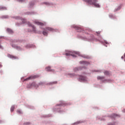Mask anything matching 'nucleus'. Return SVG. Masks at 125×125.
Segmentation results:
<instances>
[{
    "instance_id": "3",
    "label": "nucleus",
    "mask_w": 125,
    "mask_h": 125,
    "mask_svg": "<svg viewBox=\"0 0 125 125\" xmlns=\"http://www.w3.org/2000/svg\"><path fill=\"white\" fill-rule=\"evenodd\" d=\"M38 78H40L39 75H32L30 76L29 77L24 79V81H29L30 80H34L35 79H38Z\"/></svg>"
},
{
    "instance_id": "16",
    "label": "nucleus",
    "mask_w": 125,
    "mask_h": 125,
    "mask_svg": "<svg viewBox=\"0 0 125 125\" xmlns=\"http://www.w3.org/2000/svg\"><path fill=\"white\" fill-rule=\"evenodd\" d=\"M32 85H34L35 87H38L39 86L36 83H32Z\"/></svg>"
},
{
    "instance_id": "24",
    "label": "nucleus",
    "mask_w": 125,
    "mask_h": 125,
    "mask_svg": "<svg viewBox=\"0 0 125 125\" xmlns=\"http://www.w3.org/2000/svg\"><path fill=\"white\" fill-rule=\"evenodd\" d=\"M19 1H20L21 2H23V1H24V0H19Z\"/></svg>"
},
{
    "instance_id": "5",
    "label": "nucleus",
    "mask_w": 125,
    "mask_h": 125,
    "mask_svg": "<svg viewBox=\"0 0 125 125\" xmlns=\"http://www.w3.org/2000/svg\"><path fill=\"white\" fill-rule=\"evenodd\" d=\"M35 23L37 24V25H39L40 26H43V23L41 22L40 21H35Z\"/></svg>"
},
{
    "instance_id": "29",
    "label": "nucleus",
    "mask_w": 125,
    "mask_h": 125,
    "mask_svg": "<svg viewBox=\"0 0 125 125\" xmlns=\"http://www.w3.org/2000/svg\"><path fill=\"white\" fill-rule=\"evenodd\" d=\"M0 67H2V65L1 64H0Z\"/></svg>"
},
{
    "instance_id": "27",
    "label": "nucleus",
    "mask_w": 125,
    "mask_h": 125,
    "mask_svg": "<svg viewBox=\"0 0 125 125\" xmlns=\"http://www.w3.org/2000/svg\"><path fill=\"white\" fill-rule=\"evenodd\" d=\"M53 83H57V82H53Z\"/></svg>"
},
{
    "instance_id": "20",
    "label": "nucleus",
    "mask_w": 125,
    "mask_h": 125,
    "mask_svg": "<svg viewBox=\"0 0 125 125\" xmlns=\"http://www.w3.org/2000/svg\"><path fill=\"white\" fill-rule=\"evenodd\" d=\"M85 79V78L83 77L80 78V79L82 81H84Z\"/></svg>"
},
{
    "instance_id": "21",
    "label": "nucleus",
    "mask_w": 125,
    "mask_h": 125,
    "mask_svg": "<svg viewBox=\"0 0 125 125\" xmlns=\"http://www.w3.org/2000/svg\"><path fill=\"white\" fill-rule=\"evenodd\" d=\"M1 9H6V8L1 6L0 7V10H1Z\"/></svg>"
},
{
    "instance_id": "30",
    "label": "nucleus",
    "mask_w": 125,
    "mask_h": 125,
    "mask_svg": "<svg viewBox=\"0 0 125 125\" xmlns=\"http://www.w3.org/2000/svg\"><path fill=\"white\" fill-rule=\"evenodd\" d=\"M97 34H100V32H97Z\"/></svg>"
},
{
    "instance_id": "10",
    "label": "nucleus",
    "mask_w": 125,
    "mask_h": 125,
    "mask_svg": "<svg viewBox=\"0 0 125 125\" xmlns=\"http://www.w3.org/2000/svg\"><path fill=\"white\" fill-rule=\"evenodd\" d=\"M80 70H82V68H81V67H76L74 69V72H77V71H80Z\"/></svg>"
},
{
    "instance_id": "28",
    "label": "nucleus",
    "mask_w": 125,
    "mask_h": 125,
    "mask_svg": "<svg viewBox=\"0 0 125 125\" xmlns=\"http://www.w3.org/2000/svg\"><path fill=\"white\" fill-rule=\"evenodd\" d=\"M123 112H124V113H125V109H124L123 110Z\"/></svg>"
},
{
    "instance_id": "23",
    "label": "nucleus",
    "mask_w": 125,
    "mask_h": 125,
    "mask_svg": "<svg viewBox=\"0 0 125 125\" xmlns=\"http://www.w3.org/2000/svg\"><path fill=\"white\" fill-rule=\"evenodd\" d=\"M58 106H63V104H58Z\"/></svg>"
},
{
    "instance_id": "4",
    "label": "nucleus",
    "mask_w": 125,
    "mask_h": 125,
    "mask_svg": "<svg viewBox=\"0 0 125 125\" xmlns=\"http://www.w3.org/2000/svg\"><path fill=\"white\" fill-rule=\"evenodd\" d=\"M45 29V30L47 31H47H49V32H52L54 31V29H53L51 27H46Z\"/></svg>"
},
{
    "instance_id": "25",
    "label": "nucleus",
    "mask_w": 125,
    "mask_h": 125,
    "mask_svg": "<svg viewBox=\"0 0 125 125\" xmlns=\"http://www.w3.org/2000/svg\"><path fill=\"white\" fill-rule=\"evenodd\" d=\"M24 125H30L29 123H26Z\"/></svg>"
},
{
    "instance_id": "22",
    "label": "nucleus",
    "mask_w": 125,
    "mask_h": 125,
    "mask_svg": "<svg viewBox=\"0 0 125 125\" xmlns=\"http://www.w3.org/2000/svg\"><path fill=\"white\" fill-rule=\"evenodd\" d=\"M17 113H19V114H21V110H17Z\"/></svg>"
},
{
    "instance_id": "7",
    "label": "nucleus",
    "mask_w": 125,
    "mask_h": 125,
    "mask_svg": "<svg viewBox=\"0 0 125 125\" xmlns=\"http://www.w3.org/2000/svg\"><path fill=\"white\" fill-rule=\"evenodd\" d=\"M42 34H43L44 36H47V30H45V28L44 29V30H43V32H42Z\"/></svg>"
},
{
    "instance_id": "11",
    "label": "nucleus",
    "mask_w": 125,
    "mask_h": 125,
    "mask_svg": "<svg viewBox=\"0 0 125 125\" xmlns=\"http://www.w3.org/2000/svg\"><path fill=\"white\" fill-rule=\"evenodd\" d=\"M97 79L98 80H104V79H105V77L104 76H99L97 77Z\"/></svg>"
},
{
    "instance_id": "18",
    "label": "nucleus",
    "mask_w": 125,
    "mask_h": 125,
    "mask_svg": "<svg viewBox=\"0 0 125 125\" xmlns=\"http://www.w3.org/2000/svg\"><path fill=\"white\" fill-rule=\"evenodd\" d=\"M21 21H22V23L23 24H24V23H26V20H25V19H22Z\"/></svg>"
},
{
    "instance_id": "26",
    "label": "nucleus",
    "mask_w": 125,
    "mask_h": 125,
    "mask_svg": "<svg viewBox=\"0 0 125 125\" xmlns=\"http://www.w3.org/2000/svg\"><path fill=\"white\" fill-rule=\"evenodd\" d=\"M76 29H77V30H79V29H80V27H76Z\"/></svg>"
},
{
    "instance_id": "2",
    "label": "nucleus",
    "mask_w": 125,
    "mask_h": 125,
    "mask_svg": "<svg viewBox=\"0 0 125 125\" xmlns=\"http://www.w3.org/2000/svg\"><path fill=\"white\" fill-rule=\"evenodd\" d=\"M66 56H72V57H77V55H80V53L76 51H69L67 53H65Z\"/></svg>"
},
{
    "instance_id": "19",
    "label": "nucleus",
    "mask_w": 125,
    "mask_h": 125,
    "mask_svg": "<svg viewBox=\"0 0 125 125\" xmlns=\"http://www.w3.org/2000/svg\"><path fill=\"white\" fill-rule=\"evenodd\" d=\"M44 4H46V5H50V4L47 2H44Z\"/></svg>"
},
{
    "instance_id": "13",
    "label": "nucleus",
    "mask_w": 125,
    "mask_h": 125,
    "mask_svg": "<svg viewBox=\"0 0 125 125\" xmlns=\"http://www.w3.org/2000/svg\"><path fill=\"white\" fill-rule=\"evenodd\" d=\"M6 30L8 33H12V30L10 28H7Z\"/></svg>"
},
{
    "instance_id": "1",
    "label": "nucleus",
    "mask_w": 125,
    "mask_h": 125,
    "mask_svg": "<svg viewBox=\"0 0 125 125\" xmlns=\"http://www.w3.org/2000/svg\"><path fill=\"white\" fill-rule=\"evenodd\" d=\"M85 2H87L88 4L93 5L95 6V7H100L99 4L97 3L98 0H83Z\"/></svg>"
},
{
    "instance_id": "14",
    "label": "nucleus",
    "mask_w": 125,
    "mask_h": 125,
    "mask_svg": "<svg viewBox=\"0 0 125 125\" xmlns=\"http://www.w3.org/2000/svg\"><path fill=\"white\" fill-rule=\"evenodd\" d=\"M14 109H15V107L14 106H12L11 108V112H13L14 111Z\"/></svg>"
},
{
    "instance_id": "9",
    "label": "nucleus",
    "mask_w": 125,
    "mask_h": 125,
    "mask_svg": "<svg viewBox=\"0 0 125 125\" xmlns=\"http://www.w3.org/2000/svg\"><path fill=\"white\" fill-rule=\"evenodd\" d=\"M10 58H12V59H18V57H15V56H12V55H10Z\"/></svg>"
},
{
    "instance_id": "15",
    "label": "nucleus",
    "mask_w": 125,
    "mask_h": 125,
    "mask_svg": "<svg viewBox=\"0 0 125 125\" xmlns=\"http://www.w3.org/2000/svg\"><path fill=\"white\" fill-rule=\"evenodd\" d=\"M80 62L83 64H89L88 62H87L83 61V62Z\"/></svg>"
},
{
    "instance_id": "31",
    "label": "nucleus",
    "mask_w": 125,
    "mask_h": 125,
    "mask_svg": "<svg viewBox=\"0 0 125 125\" xmlns=\"http://www.w3.org/2000/svg\"><path fill=\"white\" fill-rule=\"evenodd\" d=\"M123 57H122V59H123Z\"/></svg>"
},
{
    "instance_id": "17",
    "label": "nucleus",
    "mask_w": 125,
    "mask_h": 125,
    "mask_svg": "<svg viewBox=\"0 0 125 125\" xmlns=\"http://www.w3.org/2000/svg\"><path fill=\"white\" fill-rule=\"evenodd\" d=\"M31 28H32V31H33V32H36V28H35V27L32 26Z\"/></svg>"
},
{
    "instance_id": "12",
    "label": "nucleus",
    "mask_w": 125,
    "mask_h": 125,
    "mask_svg": "<svg viewBox=\"0 0 125 125\" xmlns=\"http://www.w3.org/2000/svg\"><path fill=\"white\" fill-rule=\"evenodd\" d=\"M45 69H46V71H51L50 67H46Z\"/></svg>"
},
{
    "instance_id": "8",
    "label": "nucleus",
    "mask_w": 125,
    "mask_h": 125,
    "mask_svg": "<svg viewBox=\"0 0 125 125\" xmlns=\"http://www.w3.org/2000/svg\"><path fill=\"white\" fill-rule=\"evenodd\" d=\"M104 75H106V76H109V75H110V74H111V73L110 72V71H105L104 72Z\"/></svg>"
},
{
    "instance_id": "6",
    "label": "nucleus",
    "mask_w": 125,
    "mask_h": 125,
    "mask_svg": "<svg viewBox=\"0 0 125 125\" xmlns=\"http://www.w3.org/2000/svg\"><path fill=\"white\" fill-rule=\"evenodd\" d=\"M117 117H120V115H118V114H113L111 115V118L112 119H115V118Z\"/></svg>"
}]
</instances>
